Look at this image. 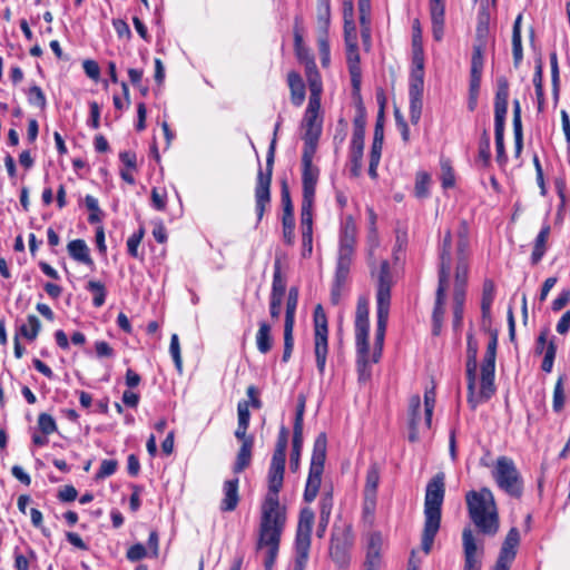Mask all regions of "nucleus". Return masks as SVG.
Returning a JSON list of instances; mask_svg holds the SVG:
<instances>
[{
	"mask_svg": "<svg viewBox=\"0 0 570 570\" xmlns=\"http://www.w3.org/2000/svg\"><path fill=\"white\" fill-rule=\"evenodd\" d=\"M485 29L478 28L476 35L478 40L473 45L472 57H471V77H480L482 78V72L484 68V53H485V40L483 39V33Z\"/></svg>",
	"mask_w": 570,
	"mask_h": 570,
	"instance_id": "obj_23",
	"label": "nucleus"
},
{
	"mask_svg": "<svg viewBox=\"0 0 570 570\" xmlns=\"http://www.w3.org/2000/svg\"><path fill=\"white\" fill-rule=\"evenodd\" d=\"M497 336H492L488 343L487 351L481 364V386L480 393L476 396L473 393V402L469 403L472 409H475L480 402L488 401L494 393V372H495V357H497Z\"/></svg>",
	"mask_w": 570,
	"mask_h": 570,
	"instance_id": "obj_11",
	"label": "nucleus"
},
{
	"mask_svg": "<svg viewBox=\"0 0 570 570\" xmlns=\"http://www.w3.org/2000/svg\"><path fill=\"white\" fill-rule=\"evenodd\" d=\"M303 448V438L293 436L292 440V452L289 459V468L293 472H296L299 468L301 452Z\"/></svg>",
	"mask_w": 570,
	"mask_h": 570,
	"instance_id": "obj_51",
	"label": "nucleus"
},
{
	"mask_svg": "<svg viewBox=\"0 0 570 570\" xmlns=\"http://www.w3.org/2000/svg\"><path fill=\"white\" fill-rule=\"evenodd\" d=\"M253 445V436H248V439H246L245 442L242 443L233 468L235 473L243 472L250 464Z\"/></svg>",
	"mask_w": 570,
	"mask_h": 570,
	"instance_id": "obj_34",
	"label": "nucleus"
},
{
	"mask_svg": "<svg viewBox=\"0 0 570 570\" xmlns=\"http://www.w3.org/2000/svg\"><path fill=\"white\" fill-rule=\"evenodd\" d=\"M126 557L129 561L137 562L147 557V550L142 543H136L127 550Z\"/></svg>",
	"mask_w": 570,
	"mask_h": 570,
	"instance_id": "obj_64",
	"label": "nucleus"
},
{
	"mask_svg": "<svg viewBox=\"0 0 570 570\" xmlns=\"http://www.w3.org/2000/svg\"><path fill=\"white\" fill-rule=\"evenodd\" d=\"M430 176L426 173H419L415 183V193L419 197H425L429 191Z\"/></svg>",
	"mask_w": 570,
	"mask_h": 570,
	"instance_id": "obj_63",
	"label": "nucleus"
},
{
	"mask_svg": "<svg viewBox=\"0 0 570 570\" xmlns=\"http://www.w3.org/2000/svg\"><path fill=\"white\" fill-rule=\"evenodd\" d=\"M494 287H484L481 299V312L483 318H490L491 316V306L494 301Z\"/></svg>",
	"mask_w": 570,
	"mask_h": 570,
	"instance_id": "obj_53",
	"label": "nucleus"
},
{
	"mask_svg": "<svg viewBox=\"0 0 570 570\" xmlns=\"http://www.w3.org/2000/svg\"><path fill=\"white\" fill-rule=\"evenodd\" d=\"M144 230L139 229L138 232L134 233L129 236L127 239V250L128 254L132 257H138V247L142 239Z\"/></svg>",
	"mask_w": 570,
	"mask_h": 570,
	"instance_id": "obj_62",
	"label": "nucleus"
},
{
	"mask_svg": "<svg viewBox=\"0 0 570 570\" xmlns=\"http://www.w3.org/2000/svg\"><path fill=\"white\" fill-rule=\"evenodd\" d=\"M504 125L505 122L494 121V138H495V147H497V159L499 163H503L507 160L505 150H504Z\"/></svg>",
	"mask_w": 570,
	"mask_h": 570,
	"instance_id": "obj_44",
	"label": "nucleus"
},
{
	"mask_svg": "<svg viewBox=\"0 0 570 570\" xmlns=\"http://www.w3.org/2000/svg\"><path fill=\"white\" fill-rule=\"evenodd\" d=\"M410 119L413 125L419 124L423 108V96H409Z\"/></svg>",
	"mask_w": 570,
	"mask_h": 570,
	"instance_id": "obj_52",
	"label": "nucleus"
},
{
	"mask_svg": "<svg viewBox=\"0 0 570 570\" xmlns=\"http://www.w3.org/2000/svg\"><path fill=\"white\" fill-rule=\"evenodd\" d=\"M380 483V469L376 464H371L366 472L364 495L366 500H374Z\"/></svg>",
	"mask_w": 570,
	"mask_h": 570,
	"instance_id": "obj_36",
	"label": "nucleus"
},
{
	"mask_svg": "<svg viewBox=\"0 0 570 570\" xmlns=\"http://www.w3.org/2000/svg\"><path fill=\"white\" fill-rule=\"evenodd\" d=\"M429 10L433 38L441 41L444 36L445 0H429Z\"/></svg>",
	"mask_w": 570,
	"mask_h": 570,
	"instance_id": "obj_20",
	"label": "nucleus"
},
{
	"mask_svg": "<svg viewBox=\"0 0 570 570\" xmlns=\"http://www.w3.org/2000/svg\"><path fill=\"white\" fill-rule=\"evenodd\" d=\"M238 478L226 480L223 485L224 498L220 502V510L224 512L234 511L239 502Z\"/></svg>",
	"mask_w": 570,
	"mask_h": 570,
	"instance_id": "obj_27",
	"label": "nucleus"
},
{
	"mask_svg": "<svg viewBox=\"0 0 570 570\" xmlns=\"http://www.w3.org/2000/svg\"><path fill=\"white\" fill-rule=\"evenodd\" d=\"M468 402H473L474 387L476 385V348L469 343V357L466 362Z\"/></svg>",
	"mask_w": 570,
	"mask_h": 570,
	"instance_id": "obj_32",
	"label": "nucleus"
},
{
	"mask_svg": "<svg viewBox=\"0 0 570 570\" xmlns=\"http://www.w3.org/2000/svg\"><path fill=\"white\" fill-rule=\"evenodd\" d=\"M309 549L311 544L308 543H294L295 557L293 570H305L309 557Z\"/></svg>",
	"mask_w": 570,
	"mask_h": 570,
	"instance_id": "obj_41",
	"label": "nucleus"
},
{
	"mask_svg": "<svg viewBox=\"0 0 570 570\" xmlns=\"http://www.w3.org/2000/svg\"><path fill=\"white\" fill-rule=\"evenodd\" d=\"M468 229L463 225L459 232V239L456 244V254L454 259L451 258V232L446 230L442 240L440 254V271H439V285H466L469 281V239L466 236Z\"/></svg>",
	"mask_w": 570,
	"mask_h": 570,
	"instance_id": "obj_2",
	"label": "nucleus"
},
{
	"mask_svg": "<svg viewBox=\"0 0 570 570\" xmlns=\"http://www.w3.org/2000/svg\"><path fill=\"white\" fill-rule=\"evenodd\" d=\"M368 299L366 297H358L356 312H355V347L362 352L370 350L368 333H370V320H368Z\"/></svg>",
	"mask_w": 570,
	"mask_h": 570,
	"instance_id": "obj_17",
	"label": "nucleus"
},
{
	"mask_svg": "<svg viewBox=\"0 0 570 570\" xmlns=\"http://www.w3.org/2000/svg\"><path fill=\"white\" fill-rule=\"evenodd\" d=\"M281 198H282V205H283V210H284V214H283L284 238L287 243L291 244L294 238L295 220H294V212H293L291 194H289L288 186H287L286 181H283V184H282Z\"/></svg>",
	"mask_w": 570,
	"mask_h": 570,
	"instance_id": "obj_19",
	"label": "nucleus"
},
{
	"mask_svg": "<svg viewBox=\"0 0 570 570\" xmlns=\"http://www.w3.org/2000/svg\"><path fill=\"white\" fill-rule=\"evenodd\" d=\"M302 255L308 257L313 252V210H301Z\"/></svg>",
	"mask_w": 570,
	"mask_h": 570,
	"instance_id": "obj_24",
	"label": "nucleus"
},
{
	"mask_svg": "<svg viewBox=\"0 0 570 570\" xmlns=\"http://www.w3.org/2000/svg\"><path fill=\"white\" fill-rule=\"evenodd\" d=\"M294 45H295V51H296L297 58L301 61L305 62V69L307 68V62L308 61H313L315 63L313 58L309 57L307 49L304 47L303 38H302V36L298 32H295Z\"/></svg>",
	"mask_w": 570,
	"mask_h": 570,
	"instance_id": "obj_58",
	"label": "nucleus"
},
{
	"mask_svg": "<svg viewBox=\"0 0 570 570\" xmlns=\"http://www.w3.org/2000/svg\"><path fill=\"white\" fill-rule=\"evenodd\" d=\"M463 550H464V568L463 570H480L481 563L476 558V542L473 531L465 528L462 532Z\"/></svg>",
	"mask_w": 570,
	"mask_h": 570,
	"instance_id": "obj_22",
	"label": "nucleus"
},
{
	"mask_svg": "<svg viewBox=\"0 0 570 570\" xmlns=\"http://www.w3.org/2000/svg\"><path fill=\"white\" fill-rule=\"evenodd\" d=\"M391 287H379L376 294V330L374 338V347L372 354V362L377 363L382 357L385 332L391 306Z\"/></svg>",
	"mask_w": 570,
	"mask_h": 570,
	"instance_id": "obj_12",
	"label": "nucleus"
},
{
	"mask_svg": "<svg viewBox=\"0 0 570 570\" xmlns=\"http://www.w3.org/2000/svg\"><path fill=\"white\" fill-rule=\"evenodd\" d=\"M286 312H285V324L284 328H294L295 313L298 303V291L297 287H291L288 294L285 297Z\"/></svg>",
	"mask_w": 570,
	"mask_h": 570,
	"instance_id": "obj_37",
	"label": "nucleus"
},
{
	"mask_svg": "<svg viewBox=\"0 0 570 570\" xmlns=\"http://www.w3.org/2000/svg\"><path fill=\"white\" fill-rule=\"evenodd\" d=\"M286 287H273L269 302V314L273 320H278L282 313L283 303L286 297Z\"/></svg>",
	"mask_w": 570,
	"mask_h": 570,
	"instance_id": "obj_40",
	"label": "nucleus"
},
{
	"mask_svg": "<svg viewBox=\"0 0 570 570\" xmlns=\"http://www.w3.org/2000/svg\"><path fill=\"white\" fill-rule=\"evenodd\" d=\"M288 430L281 426L267 472L268 480L284 481Z\"/></svg>",
	"mask_w": 570,
	"mask_h": 570,
	"instance_id": "obj_16",
	"label": "nucleus"
},
{
	"mask_svg": "<svg viewBox=\"0 0 570 570\" xmlns=\"http://www.w3.org/2000/svg\"><path fill=\"white\" fill-rule=\"evenodd\" d=\"M520 543V533L517 528H511L502 543L499 557L504 561L512 562L517 556V548Z\"/></svg>",
	"mask_w": 570,
	"mask_h": 570,
	"instance_id": "obj_30",
	"label": "nucleus"
},
{
	"mask_svg": "<svg viewBox=\"0 0 570 570\" xmlns=\"http://www.w3.org/2000/svg\"><path fill=\"white\" fill-rule=\"evenodd\" d=\"M316 149L303 148L302 154V185L303 199L301 210H313L315 189L320 176V169L313 165Z\"/></svg>",
	"mask_w": 570,
	"mask_h": 570,
	"instance_id": "obj_13",
	"label": "nucleus"
},
{
	"mask_svg": "<svg viewBox=\"0 0 570 570\" xmlns=\"http://www.w3.org/2000/svg\"><path fill=\"white\" fill-rule=\"evenodd\" d=\"M331 21V0H317L318 28L326 33Z\"/></svg>",
	"mask_w": 570,
	"mask_h": 570,
	"instance_id": "obj_42",
	"label": "nucleus"
},
{
	"mask_svg": "<svg viewBox=\"0 0 570 570\" xmlns=\"http://www.w3.org/2000/svg\"><path fill=\"white\" fill-rule=\"evenodd\" d=\"M371 274L379 285H392L399 281L401 266L387 259L377 261L373 258L368 261Z\"/></svg>",
	"mask_w": 570,
	"mask_h": 570,
	"instance_id": "obj_18",
	"label": "nucleus"
},
{
	"mask_svg": "<svg viewBox=\"0 0 570 570\" xmlns=\"http://www.w3.org/2000/svg\"><path fill=\"white\" fill-rule=\"evenodd\" d=\"M364 124L360 119L354 121V130L351 139V146L364 147Z\"/></svg>",
	"mask_w": 570,
	"mask_h": 570,
	"instance_id": "obj_60",
	"label": "nucleus"
},
{
	"mask_svg": "<svg viewBox=\"0 0 570 570\" xmlns=\"http://www.w3.org/2000/svg\"><path fill=\"white\" fill-rule=\"evenodd\" d=\"M445 495L444 473H436L426 484L424 498V527L421 547L430 553L434 539L441 527L442 504Z\"/></svg>",
	"mask_w": 570,
	"mask_h": 570,
	"instance_id": "obj_4",
	"label": "nucleus"
},
{
	"mask_svg": "<svg viewBox=\"0 0 570 570\" xmlns=\"http://www.w3.org/2000/svg\"><path fill=\"white\" fill-rule=\"evenodd\" d=\"M353 544L351 527L334 528L331 537L330 556L340 567L348 563V550Z\"/></svg>",
	"mask_w": 570,
	"mask_h": 570,
	"instance_id": "obj_15",
	"label": "nucleus"
},
{
	"mask_svg": "<svg viewBox=\"0 0 570 570\" xmlns=\"http://www.w3.org/2000/svg\"><path fill=\"white\" fill-rule=\"evenodd\" d=\"M284 481L268 480L267 492L259 510L256 550L264 551V569L273 570L287 522V509L279 502Z\"/></svg>",
	"mask_w": 570,
	"mask_h": 570,
	"instance_id": "obj_1",
	"label": "nucleus"
},
{
	"mask_svg": "<svg viewBox=\"0 0 570 570\" xmlns=\"http://www.w3.org/2000/svg\"><path fill=\"white\" fill-rule=\"evenodd\" d=\"M357 228L352 216L345 218L341 225L338 250L335 269V285L347 282L354 262Z\"/></svg>",
	"mask_w": 570,
	"mask_h": 570,
	"instance_id": "obj_7",
	"label": "nucleus"
},
{
	"mask_svg": "<svg viewBox=\"0 0 570 570\" xmlns=\"http://www.w3.org/2000/svg\"><path fill=\"white\" fill-rule=\"evenodd\" d=\"M563 376H559L554 390H553V400H552V409L556 413H559L563 410L564 406V389H563Z\"/></svg>",
	"mask_w": 570,
	"mask_h": 570,
	"instance_id": "obj_47",
	"label": "nucleus"
},
{
	"mask_svg": "<svg viewBox=\"0 0 570 570\" xmlns=\"http://www.w3.org/2000/svg\"><path fill=\"white\" fill-rule=\"evenodd\" d=\"M169 353L174 360L175 366L180 372L183 367V361L180 355V346L177 334H173L170 337Z\"/></svg>",
	"mask_w": 570,
	"mask_h": 570,
	"instance_id": "obj_57",
	"label": "nucleus"
},
{
	"mask_svg": "<svg viewBox=\"0 0 570 570\" xmlns=\"http://www.w3.org/2000/svg\"><path fill=\"white\" fill-rule=\"evenodd\" d=\"M327 438L326 434L322 432L316 436L313 445L309 471L304 490V500L306 502H312L317 497L324 471Z\"/></svg>",
	"mask_w": 570,
	"mask_h": 570,
	"instance_id": "obj_10",
	"label": "nucleus"
},
{
	"mask_svg": "<svg viewBox=\"0 0 570 570\" xmlns=\"http://www.w3.org/2000/svg\"><path fill=\"white\" fill-rule=\"evenodd\" d=\"M557 354V345L553 340H551L544 351V356L541 363V368L546 373H550L553 368L554 358Z\"/></svg>",
	"mask_w": 570,
	"mask_h": 570,
	"instance_id": "obj_50",
	"label": "nucleus"
},
{
	"mask_svg": "<svg viewBox=\"0 0 570 570\" xmlns=\"http://www.w3.org/2000/svg\"><path fill=\"white\" fill-rule=\"evenodd\" d=\"M306 78L309 87V98L302 121L304 148L317 149L323 126V118L321 116L323 83L317 67L313 61L307 62Z\"/></svg>",
	"mask_w": 570,
	"mask_h": 570,
	"instance_id": "obj_3",
	"label": "nucleus"
},
{
	"mask_svg": "<svg viewBox=\"0 0 570 570\" xmlns=\"http://www.w3.org/2000/svg\"><path fill=\"white\" fill-rule=\"evenodd\" d=\"M421 397L419 394H414L409 399V425L410 433L409 440L411 442L417 441L419 430L421 426Z\"/></svg>",
	"mask_w": 570,
	"mask_h": 570,
	"instance_id": "obj_26",
	"label": "nucleus"
},
{
	"mask_svg": "<svg viewBox=\"0 0 570 570\" xmlns=\"http://www.w3.org/2000/svg\"><path fill=\"white\" fill-rule=\"evenodd\" d=\"M28 101L30 105L45 109L47 106V99L42 89L35 85L27 91Z\"/></svg>",
	"mask_w": 570,
	"mask_h": 570,
	"instance_id": "obj_48",
	"label": "nucleus"
},
{
	"mask_svg": "<svg viewBox=\"0 0 570 570\" xmlns=\"http://www.w3.org/2000/svg\"><path fill=\"white\" fill-rule=\"evenodd\" d=\"M481 87V78L480 77H471L469 82V97H468V109L470 111H474L478 106V99Z\"/></svg>",
	"mask_w": 570,
	"mask_h": 570,
	"instance_id": "obj_46",
	"label": "nucleus"
},
{
	"mask_svg": "<svg viewBox=\"0 0 570 570\" xmlns=\"http://www.w3.org/2000/svg\"><path fill=\"white\" fill-rule=\"evenodd\" d=\"M256 333V346L262 354H267L273 347L272 327L271 325L262 321Z\"/></svg>",
	"mask_w": 570,
	"mask_h": 570,
	"instance_id": "obj_35",
	"label": "nucleus"
},
{
	"mask_svg": "<svg viewBox=\"0 0 570 570\" xmlns=\"http://www.w3.org/2000/svg\"><path fill=\"white\" fill-rule=\"evenodd\" d=\"M346 61L351 75V82L354 90H360L361 67L357 45L346 46Z\"/></svg>",
	"mask_w": 570,
	"mask_h": 570,
	"instance_id": "obj_28",
	"label": "nucleus"
},
{
	"mask_svg": "<svg viewBox=\"0 0 570 570\" xmlns=\"http://www.w3.org/2000/svg\"><path fill=\"white\" fill-rule=\"evenodd\" d=\"M470 519L475 527L488 535H494L499 530V515L493 493L488 488L470 491L465 495Z\"/></svg>",
	"mask_w": 570,
	"mask_h": 570,
	"instance_id": "obj_5",
	"label": "nucleus"
},
{
	"mask_svg": "<svg viewBox=\"0 0 570 570\" xmlns=\"http://www.w3.org/2000/svg\"><path fill=\"white\" fill-rule=\"evenodd\" d=\"M167 191L165 189H158L154 187L151 189V206L159 212L166 209Z\"/></svg>",
	"mask_w": 570,
	"mask_h": 570,
	"instance_id": "obj_56",
	"label": "nucleus"
},
{
	"mask_svg": "<svg viewBox=\"0 0 570 570\" xmlns=\"http://www.w3.org/2000/svg\"><path fill=\"white\" fill-rule=\"evenodd\" d=\"M315 334H314V353L316 358V366L320 374L325 371L327 353H328V328L326 316L323 313L322 306L317 305L314 313Z\"/></svg>",
	"mask_w": 570,
	"mask_h": 570,
	"instance_id": "obj_14",
	"label": "nucleus"
},
{
	"mask_svg": "<svg viewBox=\"0 0 570 570\" xmlns=\"http://www.w3.org/2000/svg\"><path fill=\"white\" fill-rule=\"evenodd\" d=\"M435 406V391L434 387L426 390L424 393V426L431 428L432 415Z\"/></svg>",
	"mask_w": 570,
	"mask_h": 570,
	"instance_id": "obj_45",
	"label": "nucleus"
},
{
	"mask_svg": "<svg viewBox=\"0 0 570 570\" xmlns=\"http://www.w3.org/2000/svg\"><path fill=\"white\" fill-rule=\"evenodd\" d=\"M550 224L546 220L533 243V248L530 257V261L533 265L538 264L547 252V243L550 236Z\"/></svg>",
	"mask_w": 570,
	"mask_h": 570,
	"instance_id": "obj_29",
	"label": "nucleus"
},
{
	"mask_svg": "<svg viewBox=\"0 0 570 570\" xmlns=\"http://www.w3.org/2000/svg\"><path fill=\"white\" fill-rule=\"evenodd\" d=\"M67 249H68L70 257L73 258L75 261H77L78 263H81L85 265L92 264L89 248L85 240L73 239V240L69 242Z\"/></svg>",
	"mask_w": 570,
	"mask_h": 570,
	"instance_id": "obj_33",
	"label": "nucleus"
},
{
	"mask_svg": "<svg viewBox=\"0 0 570 570\" xmlns=\"http://www.w3.org/2000/svg\"><path fill=\"white\" fill-rule=\"evenodd\" d=\"M466 293L464 287H438L435 304L432 313V333L438 336L443 326L445 307L451 304L453 309V324L460 326L463 320Z\"/></svg>",
	"mask_w": 570,
	"mask_h": 570,
	"instance_id": "obj_6",
	"label": "nucleus"
},
{
	"mask_svg": "<svg viewBox=\"0 0 570 570\" xmlns=\"http://www.w3.org/2000/svg\"><path fill=\"white\" fill-rule=\"evenodd\" d=\"M41 330V323L36 315H29L27 322L21 324L16 334L23 336L28 341H35Z\"/></svg>",
	"mask_w": 570,
	"mask_h": 570,
	"instance_id": "obj_39",
	"label": "nucleus"
},
{
	"mask_svg": "<svg viewBox=\"0 0 570 570\" xmlns=\"http://www.w3.org/2000/svg\"><path fill=\"white\" fill-rule=\"evenodd\" d=\"M509 82L505 77L497 80V91L494 97V121L505 122L508 112Z\"/></svg>",
	"mask_w": 570,
	"mask_h": 570,
	"instance_id": "obj_21",
	"label": "nucleus"
},
{
	"mask_svg": "<svg viewBox=\"0 0 570 570\" xmlns=\"http://www.w3.org/2000/svg\"><path fill=\"white\" fill-rule=\"evenodd\" d=\"M314 520L315 514L312 509L304 508L301 510L295 535V542L311 544V533Z\"/></svg>",
	"mask_w": 570,
	"mask_h": 570,
	"instance_id": "obj_25",
	"label": "nucleus"
},
{
	"mask_svg": "<svg viewBox=\"0 0 570 570\" xmlns=\"http://www.w3.org/2000/svg\"><path fill=\"white\" fill-rule=\"evenodd\" d=\"M490 158V138L487 131H484L479 146L478 161H480L482 166L485 167L489 165Z\"/></svg>",
	"mask_w": 570,
	"mask_h": 570,
	"instance_id": "obj_54",
	"label": "nucleus"
},
{
	"mask_svg": "<svg viewBox=\"0 0 570 570\" xmlns=\"http://www.w3.org/2000/svg\"><path fill=\"white\" fill-rule=\"evenodd\" d=\"M281 124H282V117H278V120L275 125L273 139L271 141V145H269V148L267 151L266 170L263 171L262 169H259L258 174H257V181H256V188H255V202H256V214H257L258 220H261L263 218L266 206L271 202V181H272L273 165H274V158H275L277 132L279 130Z\"/></svg>",
	"mask_w": 570,
	"mask_h": 570,
	"instance_id": "obj_8",
	"label": "nucleus"
},
{
	"mask_svg": "<svg viewBox=\"0 0 570 570\" xmlns=\"http://www.w3.org/2000/svg\"><path fill=\"white\" fill-rule=\"evenodd\" d=\"M38 428L45 435H50L57 432L58 426L52 415L48 413H40L38 415Z\"/></svg>",
	"mask_w": 570,
	"mask_h": 570,
	"instance_id": "obj_49",
	"label": "nucleus"
},
{
	"mask_svg": "<svg viewBox=\"0 0 570 570\" xmlns=\"http://www.w3.org/2000/svg\"><path fill=\"white\" fill-rule=\"evenodd\" d=\"M117 468L118 462L116 460H104L96 473V479L101 480L112 475L117 471Z\"/></svg>",
	"mask_w": 570,
	"mask_h": 570,
	"instance_id": "obj_59",
	"label": "nucleus"
},
{
	"mask_svg": "<svg viewBox=\"0 0 570 570\" xmlns=\"http://www.w3.org/2000/svg\"><path fill=\"white\" fill-rule=\"evenodd\" d=\"M287 82L291 90L292 104L296 107L302 106L305 100V83L301 75L296 71L288 72Z\"/></svg>",
	"mask_w": 570,
	"mask_h": 570,
	"instance_id": "obj_31",
	"label": "nucleus"
},
{
	"mask_svg": "<svg viewBox=\"0 0 570 570\" xmlns=\"http://www.w3.org/2000/svg\"><path fill=\"white\" fill-rule=\"evenodd\" d=\"M364 147L350 145V171L353 177H358L362 171Z\"/></svg>",
	"mask_w": 570,
	"mask_h": 570,
	"instance_id": "obj_43",
	"label": "nucleus"
},
{
	"mask_svg": "<svg viewBox=\"0 0 570 570\" xmlns=\"http://www.w3.org/2000/svg\"><path fill=\"white\" fill-rule=\"evenodd\" d=\"M365 570H380L381 567V550L367 549Z\"/></svg>",
	"mask_w": 570,
	"mask_h": 570,
	"instance_id": "obj_61",
	"label": "nucleus"
},
{
	"mask_svg": "<svg viewBox=\"0 0 570 570\" xmlns=\"http://www.w3.org/2000/svg\"><path fill=\"white\" fill-rule=\"evenodd\" d=\"M492 478L498 488L512 498H520L523 493V479L514 461L505 455L495 460Z\"/></svg>",
	"mask_w": 570,
	"mask_h": 570,
	"instance_id": "obj_9",
	"label": "nucleus"
},
{
	"mask_svg": "<svg viewBox=\"0 0 570 570\" xmlns=\"http://www.w3.org/2000/svg\"><path fill=\"white\" fill-rule=\"evenodd\" d=\"M374 364L372 362V356L370 355V350L361 351L356 350V367L358 374V381L365 382L371 377V365Z\"/></svg>",
	"mask_w": 570,
	"mask_h": 570,
	"instance_id": "obj_38",
	"label": "nucleus"
},
{
	"mask_svg": "<svg viewBox=\"0 0 570 570\" xmlns=\"http://www.w3.org/2000/svg\"><path fill=\"white\" fill-rule=\"evenodd\" d=\"M345 46L357 45V31L354 19H344Z\"/></svg>",
	"mask_w": 570,
	"mask_h": 570,
	"instance_id": "obj_55",
	"label": "nucleus"
}]
</instances>
